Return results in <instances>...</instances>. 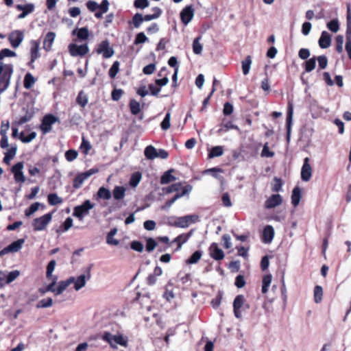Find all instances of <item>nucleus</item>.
<instances>
[{"label":"nucleus","instance_id":"f257e3e1","mask_svg":"<svg viewBox=\"0 0 351 351\" xmlns=\"http://www.w3.org/2000/svg\"><path fill=\"white\" fill-rule=\"evenodd\" d=\"M15 56L16 53L13 51L9 49H3L0 51V61L6 57H14ZM12 71L11 64H3L0 62V93L8 87Z\"/></svg>","mask_w":351,"mask_h":351},{"label":"nucleus","instance_id":"f03ea898","mask_svg":"<svg viewBox=\"0 0 351 351\" xmlns=\"http://www.w3.org/2000/svg\"><path fill=\"white\" fill-rule=\"evenodd\" d=\"M102 339L109 343L112 348H116L117 345L126 347L128 343L127 337L121 334L112 335L110 332H106L103 335Z\"/></svg>","mask_w":351,"mask_h":351},{"label":"nucleus","instance_id":"7ed1b4c3","mask_svg":"<svg viewBox=\"0 0 351 351\" xmlns=\"http://www.w3.org/2000/svg\"><path fill=\"white\" fill-rule=\"evenodd\" d=\"M94 204L88 199L85 200L82 204L75 206L73 209V216L82 221L85 216L89 214L90 210L93 208Z\"/></svg>","mask_w":351,"mask_h":351},{"label":"nucleus","instance_id":"20e7f679","mask_svg":"<svg viewBox=\"0 0 351 351\" xmlns=\"http://www.w3.org/2000/svg\"><path fill=\"white\" fill-rule=\"evenodd\" d=\"M233 308L234 316L238 319L241 318L243 311L249 308V305L243 295L236 296L233 302Z\"/></svg>","mask_w":351,"mask_h":351},{"label":"nucleus","instance_id":"39448f33","mask_svg":"<svg viewBox=\"0 0 351 351\" xmlns=\"http://www.w3.org/2000/svg\"><path fill=\"white\" fill-rule=\"evenodd\" d=\"M51 213H47L40 217L34 219L32 222L34 230L36 231H42L45 230L49 222L51 221Z\"/></svg>","mask_w":351,"mask_h":351},{"label":"nucleus","instance_id":"423d86ee","mask_svg":"<svg viewBox=\"0 0 351 351\" xmlns=\"http://www.w3.org/2000/svg\"><path fill=\"white\" fill-rule=\"evenodd\" d=\"M96 52L98 54H102L104 58H110L114 53V49L110 46L108 40H103L98 45Z\"/></svg>","mask_w":351,"mask_h":351},{"label":"nucleus","instance_id":"0eeeda50","mask_svg":"<svg viewBox=\"0 0 351 351\" xmlns=\"http://www.w3.org/2000/svg\"><path fill=\"white\" fill-rule=\"evenodd\" d=\"M57 120L58 119L52 114L45 116L40 127L43 134L49 132L52 129V125L54 124Z\"/></svg>","mask_w":351,"mask_h":351},{"label":"nucleus","instance_id":"6e6552de","mask_svg":"<svg viewBox=\"0 0 351 351\" xmlns=\"http://www.w3.org/2000/svg\"><path fill=\"white\" fill-rule=\"evenodd\" d=\"M69 50L70 54L72 56H82L86 55L89 51L88 47L86 44L82 45H77L76 44H70L69 46Z\"/></svg>","mask_w":351,"mask_h":351},{"label":"nucleus","instance_id":"1a4fd4ad","mask_svg":"<svg viewBox=\"0 0 351 351\" xmlns=\"http://www.w3.org/2000/svg\"><path fill=\"white\" fill-rule=\"evenodd\" d=\"M20 275V271L18 270H14L9 272L8 274H5L3 272H0V285L3 286L5 284H9L14 281L17 277Z\"/></svg>","mask_w":351,"mask_h":351},{"label":"nucleus","instance_id":"9d476101","mask_svg":"<svg viewBox=\"0 0 351 351\" xmlns=\"http://www.w3.org/2000/svg\"><path fill=\"white\" fill-rule=\"evenodd\" d=\"M195 10L192 5L186 6L180 12L182 22L186 25L190 23L194 16Z\"/></svg>","mask_w":351,"mask_h":351},{"label":"nucleus","instance_id":"9b49d317","mask_svg":"<svg viewBox=\"0 0 351 351\" xmlns=\"http://www.w3.org/2000/svg\"><path fill=\"white\" fill-rule=\"evenodd\" d=\"M308 162V158H305L301 169V178L304 182L309 181L312 176V168Z\"/></svg>","mask_w":351,"mask_h":351},{"label":"nucleus","instance_id":"f8f14e48","mask_svg":"<svg viewBox=\"0 0 351 351\" xmlns=\"http://www.w3.org/2000/svg\"><path fill=\"white\" fill-rule=\"evenodd\" d=\"M22 247V239H19L0 251V256L8 253L19 252Z\"/></svg>","mask_w":351,"mask_h":351},{"label":"nucleus","instance_id":"ddd939ff","mask_svg":"<svg viewBox=\"0 0 351 351\" xmlns=\"http://www.w3.org/2000/svg\"><path fill=\"white\" fill-rule=\"evenodd\" d=\"M282 202V197L279 194L271 195L265 202V208L267 209L274 208Z\"/></svg>","mask_w":351,"mask_h":351},{"label":"nucleus","instance_id":"4468645a","mask_svg":"<svg viewBox=\"0 0 351 351\" xmlns=\"http://www.w3.org/2000/svg\"><path fill=\"white\" fill-rule=\"evenodd\" d=\"M180 228H185L189 227L191 224L194 223L199 221V216L197 215H189L183 217H178Z\"/></svg>","mask_w":351,"mask_h":351},{"label":"nucleus","instance_id":"2eb2a0df","mask_svg":"<svg viewBox=\"0 0 351 351\" xmlns=\"http://www.w3.org/2000/svg\"><path fill=\"white\" fill-rule=\"evenodd\" d=\"M31 48H30V58L31 60L28 63V64L31 66L32 69L34 68L33 65V62L40 56L39 53V43L37 41L32 40L30 43Z\"/></svg>","mask_w":351,"mask_h":351},{"label":"nucleus","instance_id":"dca6fc26","mask_svg":"<svg viewBox=\"0 0 351 351\" xmlns=\"http://www.w3.org/2000/svg\"><path fill=\"white\" fill-rule=\"evenodd\" d=\"M210 256L216 261H221L224 258V253L216 243H213L209 247Z\"/></svg>","mask_w":351,"mask_h":351},{"label":"nucleus","instance_id":"f3484780","mask_svg":"<svg viewBox=\"0 0 351 351\" xmlns=\"http://www.w3.org/2000/svg\"><path fill=\"white\" fill-rule=\"evenodd\" d=\"M293 104L289 102L288 104L287 113V140L289 141L291 125L293 121Z\"/></svg>","mask_w":351,"mask_h":351},{"label":"nucleus","instance_id":"a211bd4d","mask_svg":"<svg viewBox=\"0 0 351 351\" xmlns=\"http://www.w3.org/2000/svg\"><path fill=\"white\" fill-rule=\"evenodd\" d=\"M274 237V229L271 226H266L263 233V241L265 243H270Z\"/></svg>","mask_w":351,"mask_h":351},{"label":"nucleus","instance_id":"6ab92c4d","mask_svg":"<svg viewBox=\"0 0 351 351\" xmlns=\"http://www.w3.org/2000/svg\"><path fill=\"white\" fill-rule=\"evenodd\" d=\"M318 43L319 47L322 49L329 47L331 44V36L329 33L326 31L322 32Z\"/></svg>","mask_w":351,"mask_h":351},{"label":"nucleus","instance_id":"aec40b11","mask_svg":"<svg viewBox=\"0 0 351 351\" xmlns=\"http://www.w3.org/2000/svg\"><path fill=\"white\" fill-rule=\"evenodd\" d=\"M90 278V275L88 273L87 276L84 274L79 276L77 278H74V289L76 291H79L86 285V280Z\"/></svg>","mask_w":351,"mask_h":351},{"label":"nucleus","instance_id":"412c9836","mask_svg":"<svg viewBox=\"0 0 351 351\" xmlns=\"http://www.w3.org/2000/svg\"><path fill=\"white\" fill-rule=\"evenodd\" d=\"M8 40L13 47H18L22 41V32L17 31L10 34Z\"/></svg>","mask_w":351,"mask_h":351},{"label":"nucleus","instance_id":"4be33fe9","mask_svg":"<svg viewBox=\"0 0 351 351\" xmlns=\"http://www.w3.org/2000/svg\"><path fill=\"white\" fill-rule=\"evenodd\" d=\"M192 230L190 231L189 233L187 234H180L179 236H178L176 238H175L172 243H177L178 245V247H177V250H180L181 247H182V245L185 243L186 242H187V241L189 240V239L191 237L192 235Z\"/></svg>","mask_w":351,"mask_h":351},{"label":"nucleus","instance_id":"5701e85b","mask_svg":"<svg viewBox=\"0 0 351 351\" xmlns=\"http://www.w3.org/2000/svg\"><path fill=\"white\" fill-rule=\"evenodd\" d=\"M125 191L126 189L124 186H116L111 193L115 200L119 201L124 199Z\"/></svg>","mask_w":351,"mask_h":351},{"label":"nucleus","instance_id":"b1692460","mask_svg":"<svg viewBox=\"0 0 351 351\" xmlns=\"http://www.w3.org/2000/svg\"><path fill=\"white\" fill-rule=\"evenodd\" d=\"M74 282V277H71L66 280L60 281L56 290V295H60L71 284Z\"/></svg>","mask_w":351,"mask_h":351},{"label":"nucleus","instance_id":"393cba45","mask_svg":"<svg viewBox=\"0 0 351 351\" xmlns=\"http://www.w3.org/2000/svg\"><path fill=\"white\" fill-rule=\"evenodd\" d=\"M108 0H103L98 8V11L95 13V16L97 19H100L103 16V14L106 13L109 8Z\"/></svg>","mask_w":351,"mask_h":351},{"label":"nucleus","instance_id":"a878e982","mask_svg":"<svg viewBox=\"0 0 351 351\" xmlns=\"http://www.w3.org/2000/svg\"><path fill=\"white\" fill-rule=\"evenodd\" d=\"M173 171L174 170L173 169H169L162 175L160 178L161 184H167L171 182L175 181L176 180V177L171 174Z\"/></svg>","mask_w":351,"mask_h":351},{"label":"nucleus","instance_id":"bb28decb","mask_svg":"<svg viewBox=\"0 0 351 351\" xmlns=\"http://www.w3.org/2000/svg\"><path fill=\"white\" fill-rule=\"evenodd\" d=\"M12 172L14 173L16 182H22V162H17L12 167Z\"/></svg>","mask_w":351,"mask_h":351},{"label":"nucleus","instance_id":"cd10ccee","mask_svg":"<svg viewBox=\"0 0 351 351\" xmlns=\"http://www.w3.org/2000/svg\"><path fill=\"white\" fill-rule=\"evenodd\" d=\"M56 34L53 32H48L43 42V47L45 49V50L49 51L51 49Z\"/></svg>","mask_w":351,"mask_h":351},{"label":"nucleus","instance_id":"c85d7f7f","mask_svg":"<svg viewBox=\"0 0 351 351\" xmlns=\"http://www.w3.org/2000/svg\"><path fill=\"white\" fill-rule=\"evenodd\" d=\"M97 197L99 199L108 200L112 197V193L110 191L104 186H101L99 189L97 193Z\"/></svg>","mask_w":351,"mask_h":351},{"label":"nucleus","instance_id":"c756f323","mask_svg":"<svg viewBox=\"0 0 351 351\" xmlns=\"http://www.w3.org/2000/svg\"><path fill=\"white\" fill-rule=\"evenodd\" d=\"M73 33L76 34L77 38L82 40H86L89 36V32L87 27L75 29L73 30Z\"/></svg>","mask_w":351,"mask_h":351},{"label":"nucleus","instance_id":"7c9ffc66","mask_svg":"<svg viewBox=\"0 0 351 351\" xmlns=\"http://www.w3.org/2000/svg\"><path fill=\"white\" fill-rule=\"evenodd\" d=\"M301 199V191L300 188L295 187L293 189L291 195V202L294 206H297Z\"/></svg>","mask_w":351,"mask_h":351},{"label":"nucleus","instance_id":"2f4dec72","mask_svg":"<svg viewBox=\"0 0 351 351\" xmlns=\"http://www.w3.org/2000/svg\"><path fill=\"white\" fill-rule=\"evenodd\" d=\"M157 149L152 145H148L144 151L146 158L154 160L156 158Z\"/></svg>","mask_w":351,"mask_h":351},{"label":"nucleus","instance_id":"473e14b6","mask_svg":"<svg viewBox=\"0 0 351 351\" xmlns=\"http://www.w3.org/2000/svg\"><path fill=\"white\" fill-rule=\"evenodd\" d=\"M36 82V79L31 73H27L23 80V86L26 88H30Z\"/></svg>","mask_w":351,"mask_h":351},{"label":"nucleus","instance_id":"72a5a7b5","mask_svg":"<svg viewBox=\"0 0 351 351\" xmlns=\"http://www.w3.org/2000/svg\"><path fill=\"white\" fill-rule=\"evenodd\" d=\"M53 305V300L51 298H47L40 300L36 305L37 308H49Z\"/></svg>","mask_w":351,"mask_h":351},{"label":"nucleus","instance_id":"f704fd0d","mask_svg":"<svg viewBox=\"0 0 351 351\" xmlns=\"http://www.w3.org/2000/svg\"><path fill=\"white\" fill-rule=\"evenodd\" d=\"M130 108L131 113L134 115L138 114L141 112V105L138 101L135 99H131L130 101Z\"/></svg>","mask_w":351,"mask_h":351},{"label":"nucleus","instance_id":"c9c22d12","mask_svg":"<svg viewBox=\"0 0 351 351\" xmlns=\"http://www.w3.org/2000/svg\"><path fill=\"white\" fill-rule=\"evenodd\" d=\"M202 37L196 38L193 42V51L195 54H201L203 49L202 45L200 43Z\"/></svg>","mask_w":351,"mask_h":351},{"label":"nucleus","instance_id":"e433bc0d","mask_svg":"<svg viewBox=\"0 0 351 351\" xmlns=\"http://www.w3.org/2000/svg\"><path fill=\"white\" fill-rule=\"evenodd\" d=\"M272 276L271 274L264 276L263 278L262 293H266L271 282Z\"/></svg>","mask_w":351,"mask_h":351},{"label":"nucleus","instance_id":"4c0bfd02","mask_svg":"<svg viewBox=\"0 0 351 351\" xmlns=\"http://www.w3.org/2000/svg\"><path fill=\"white\" fill-rule=\"evenodd\" d=\"M88 179L84 173H82L77 176L73 180V187L79 189L81 187L84 182Z\"/></svg>","mask_w":351,"mask_h":351},{"label":"nucleus","instance_id":"58836bf2","mask_svg":"<svg viewBox=\"0 0 351 351\" xmlns=\"http://www.w3.org/2000/svg\"><path fill=\"white\" fill-rule=\"evenodd\" d=\"M48 202L50 205L55 206L62 202V199L56 193H51L47 197Z\"/></svg>","mask_w":351,"mask_h":351},{"label":"nucleus","instance_id":"ea45409f","mask_svg":"<svg viewBox=\"0 0 351 351\" xmlns=\"http://www.w3.org/2000/svg\"><path fill=\"white\" fill-rule=\"evenodd\" d=\"M323 289L321 286L317 285L314 288V300L315 302L318 304L322 300Z\"/></svg>","mask_w":351,"mask_h":351},{"label":"nucleus","instance_id":"a19ab883","mask_svg":"<svg viewBox=\"0 0 351 351\" xmlns=\"http://www.w3.org/2000/svg\"><path fill=\"white\" fill-rule=\"evenodd\" d=\"M202 256V252L201 251L195 252L186 261L187 264H195L197 263L201 258Z\"/></svg>","mask_w":351,"mask_h":351},{"label":"nucleus","instance_id":"79ce46f5","mask_svg":"<svg viewBox=\"0 0 351 351\" xmlns=\"http://www.w3.org/2000/svg\"><path fill=\"white\" fill-rule=\"evenodd\" d=\"M231 129H234V130H239V127L237 125H234L232 121H228L226 123H225L224 125H223L221 126V128L218 130L217 132L219 134H222V133L228 132V130H230Z\"/></svg>","mask_w":351,"mask_h":351},{"label":"nucleus","instance_id":"37998d69","mask_svg":"<svg viewBox=\"0 0 351 351\" xmlns=\"http://www.w3.org/2000/svg\"><path fill=\"white\" fill-rule=\"evenodd\" d=\"M316 66V58L313 56V58H310L304 63V69L306 72H311L312 71Z\"/></svg>","mask_w":351,"mask_h":351},{"label":"nucleus","instance_id":"c03bdc74","mask_svg":"<svg viewBox=\"0 0 351 351\" xmlns=\"http://www.w3.org/2000/svg\"><path fill=\"white\" fill-rule=\"evenodd\" d=\"M76 101L80 106L84 108L88 103V97L83 91H80L77 97Z\"/></svg>","mask_w":351,"mask_h":351},{"label":"nucleus","instance_id":"a18cd8bd","mask_svg":"<svg viewBox=\"0 0 351 351\" xmlns=\"http://www.w3.org/2000/svg\"><path fill=\"white\" fill-rule=\"evenodd\" d=\"M252 64V59L250 56H247L245 59L242 61V71L244 75L249 73Z\"/></svg>","mask_w":351,"mask_h":351},{"label":"nucleus","instance_id":"49530a36","mask_svg":"<svg viewBox=\"0 0 351 351\" xmlns=\"http://www.w3.org/2000/svg\"><path fill=\"white\" fill-rule=\"evenodd\" d=\"M16 152V148L12 147L8 149V152L5 154L3 158V162L8 165L10 164V161L14 157Z\"/></svg>","mask_w":351,"mask_h":351},{"label":"nucleus","instance_id":"de8ad7c7","mask_svg":"<svg viewBox=\"0 0 351 351\" xmlns=\"http://www.w3.org/2000/svg\"><path fill=\"white\" fill-rule=\"evenodd\" d=\"M56 263L55 260H51L47 265V272L46 276L47 279H51L53 277H56V276H53L52 274L53 271H54L55 267H56Z\"/></svg>","mask_w":351,"mask_h":351},{"label":"nucleus","instance_id":"09e8293b","mask_svg":"<svg viewBox=\"0 0 351 351\" xmlns=\"http://www.w3.org/2000/svg\"><path fill=\"white\" fill-rule=\"evenodd\" d=\"M223 150L221 146L213 147L208 154L209 158L218 157L223 155Z\"/></svg>","mask_w":351,"mask_h":351},{"label":"nucleus","instance_id":"8fccbe9b","mask_svg":"<svg viewBox=\"0 0 351 351\" xmlns=\"http://www.w3.org/2000/svg\"><path fill=\"white\" fill-rule=\"evenodd\" d=\"M182 186V184L180 182L173 184L167 187H165L162 189V191L166 193H171L173 192L178 191Z\"/></svg>","mask_w":351,"mask_h":351},{"label":"nucleus","instance_id":"3c124183","mask_svg":"<svg viewBox=\"0 0 351 351\" xmlns=\"http://www.w3.org/2000/svg\"><path fill=\"white\" fill-rule=\"evenodd\" d=\"M141 180V174L139 172L133 173L130 180V185L136 187Z\"/></svg>","mask_w":351,"mask_h":351},{"label":"nucleus","instance_id":"603ef678","mask_svg":"<svg viewBox=\"0 0 351 351\" xmlns=\"http://www.w3.org/2000/svg\"><path fill=\"white\" fill-rule=\"evenodd\" d=\"M80 148L83 151L84 154L86 155L91 149L92 145L88 140H86L84 137H82Z\"/></svg>","mask_w":351,"mask_h":351},{"label":"nucleus","instance_id":"864d4df0","mask_svg":"<svg viewBox=\"0 0 351 351\" xmlns=\"http://www.w3.org/2000/svg\"><path fill=\"white\" fill-rule=\"evenodd\" d=\"M327 27L332 32L336 33L339 29V24L337 19H332L327 23Z\"/></svg>","mask_w":351,"mask_h":351},{"label":"nucleus","instance_id":"5fc2aeb1","mask_svg":"<svg viewBox=\"0 0 351 351\" xmlns=\"http://www.w3.org/2000/svg\"><path fill=\"white\" fill-rule=\"evenodd\" d=\"M282 180L278 178H274V183L271 186V191L273 192H279L282 190Z\"/></svg>","mask_w":351,"mask_h":351},{"label":"nucleus","instance_id":"6e6d98bb","mask_svg":"<svg viewBox=\"0 0 351 351\" xmlns=\"http://www.w3.org/2000/svg\"><path fill=\"white\" fill-rule=\"evenodd\" d=\"M143 21V15L139 13L135 14L132 18V23L136 28H138Z\"/></svg>","mask_w":351,"mask_h":351},{"label":"nucleus","instance_id":"4d7b16f0","mask_svg":"<svg viewBox=\"0 0 351 351\" xmlns=\"http://www.w3.org/2000/svg\"><path fill=\"white\" fill-rule=\"evenodd\" d=\"M316 60L318 62V66L320 69H324L326 68L328 65V59L326 56H319L316 58Z\"/></svg>","mask_w":351,"mask_h":351},{"label":"nucleus","instance_id":"13d9d810","mask_svg":"<svg viewBox=\"0 0 351 351\" xmlns=\"http://www.w3.org/2000/svg\"><path fill=\"white\" fill-rule=\"evenodd\" d=\"M119 62L118 61H115L109 70V76L111 78H114L119 72Z\"/></svg>","mask_w":351,"mask_h":351},{"label":"nucleus","instance_id":"bf43d9fd","mask_svg":"<svg viewBox=\"0 0 351 351\" xmlns=\"http://www.w3.org/2000/svg\"><path fill=\"white\" fill-rule=\"evenodd\" d=\"M170 119H171V113L167 112L160 125L161 128L163 130H167L170 128V125H171Z\"/></svg>","mask_w":351,"mask_h":351},{"label":"nucleus","instance_id":"052dcab7","mask_svg":"<svg viewBox=\"0 0 351 351\" xmlns=\"http://www.w3.org/2000/svg\"><path fill=\"white\" fill-rule=\"evenodd\" d=\"M40 203L35 202L32 204L30 207L25 210V215L30 216L34 214L36 211H37L40 206Z\"/></svg>","mask_w":351,"mask_h":351},{"label":"nucleus","instance_id":"680f3d73","mask_svg":"<svg viewBox=\"0 0 351 351\" xmlns=\"http://www.w3.org/2000/svg\"><path fill=\"white\" fill-rule=\"evenodd\" d=\"M77 155L78 154L75 150L69 149L66 152L65 158L68 161L71 162L74 160L75 158H77Z\"/></svg>","mask_w":351,"mask_h":351},{"label":"nucleus","instance_id":"e2e57ef3","mask_svg":"<svg viewBox=\"0 0 351 351\" xmlns=\"http://www.w3.org/2000/svg\"><path fill=\"white\" fill-rule=\"evenodd\" d=\"M157 243L156 241L152 238H149L146 241V250L147 252H152L156 247Z\"/></svg>","mask_w":351,"mask_h":351},{"label":"nucleus","instance_id":"0e129e2a","mask_svg":"<svg viewBox=\"0 0 351 351\" xmlns=\"http://www.w3.org/2000/svg\"><path fill=\"white\" fill-rule=\"evenodd\" d=\"M148 40L147 37L143 32L138 33L135 38L134 44L139 45L145 43Z\"/></svg>","mask_w":351,"mask_h":351},{"label":"nucleus","instance_id":"69168bd1","mask_svg":"<svg viewBox=\"0 0 351 351\" xmlns=\"http://www.w3.org/2000/svg\"><path fill=\"white\" fill-rule=\"evenodd\" d=\"M6 134L7 132L0 131V134L1 136V139L0 141V146L3 149L7 148L8 147V136Z\"/></svg>","mask_w":351,"mask_h":351},{"label":"nucleus","instance_id":"338daca9","mask_svg":"<svg viewBox=\"0 0 351 351\" xmlns=\"http://www.w3.org/2000/svg\"><path fill=\"white\" fill-rule=\"evenodd\" d=\"M336 43H337V47H336L337 51L338 53H341L343 51V36L341 35H338L336 37Z\"/></svg>","mask_w":351,"mask_h":351},{"label":"nucleus","instance_id":"774afa93","mask_svg":"<svg viewBox=\"0 0 351 351\" xmlns=\"http://www.w3.org/2000/svg\"><path fill=\"white\" fill-rule=\"evenodd\" d=\"M131 248L138 252H142L143 250V244L138 241H134L131 243Z\"/></svg>","mask_w":351,"mask_h":351}]
</instances>
